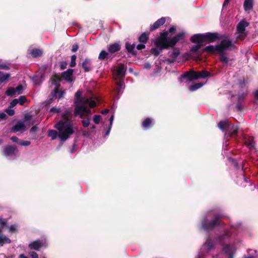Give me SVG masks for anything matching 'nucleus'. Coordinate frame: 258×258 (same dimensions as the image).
Wrapping results in <instances>:
<instances>
[{
  "mask_svg": "<svg viewBox=\"0 0 258 258\" xmlns=\"http://www.w3.org/2000/svg\"><path fill=\"white\" fill-rule=\"evenodd\" d=\"M185 36L184 32L178 33L171 39H165L161 37L157 38L155 41V45L161 51L168 49L169 47H174L176 44L180 40L183 39Z\"/></svg>",
  "mask_w": 258,
  "mask_h": 258,
  "instance_id": "3",
  "label": "nucleus"
},
{
  "mask_svg": "<svg viewBox=\"0 0 258 258\" xmlns=\"http://www.w3.org/2000/svg\"><path fill=\"white\" fill-rule=\"evenodd\" d=\"M125 70L124 66L122 64L118 66L116 70L113 72L114 79L117 81V85L121 88L123 85V79L125 76Z\"/></svg>",
  "mask_w": 258,
  "mask_h": 258,
  "instance_id": "7",
  "label": "nucleus"
},
{
  "mask_svg": "<svg viewBox=\"0 0 258 258\" xmlns=\"http://www.w3.org/2000/svg\"><path fill=\"white\" fill-rule=\"evenodd\" d=\"M135 47V45L134 44H130V53H134V49Z\"/></svg>",
  "mask_w": 258,
  "mask_h": 258,
  "instance_id": "64",
  "label": "nucleus"
},
{
  "mask_svg": "<svg viewBox=\"0 0 258 258\" xmlns=\"http://www.w3.org/2000/svg\"><path fill=\"white\" fill-rule=\"evenodd\" d=\"M168 54L171 59H168V61L170 63H173L180 54V50L178 48L174 47L172 52H169Z\"/></svg>",
  "mask_w": 258,
  "mask_h": 258,
  "instance_id": "15",
  "label": "nucleus"
},
{
  "mask_svg": "<svg viewBox=\"0 0 258 258\" xmlns=\"http://www.w3.org/2000/svg\"><path fill=\"white\" fill-rule=\"evenodd\" d=\"M238 130L239 127L237 125L230 123L225 135L229 137H235L237 135Z\"/></svg>",
  "mask_w": 258,
  "mask_h": 258,
  "instance_id": "11",
  "label": "nucleus"
},
{
  "mask_svg": "<svg viewBox=\"0 0 258 258\" xmlns=\"http://www.w3.org/2000/svg\"><path fill=\"white\" fill-rule=\"evenodd\" d=\"M223 37L217 32H208L205 34H196L190 38V41L195 43H209L220 40Z\"/></svg>",
  "mask_w": 258,
  "mask_h": 258,
  "instance_id": "4",
  "label": "nucleus"
},
{
  "mask_svg": "<svg viewBox=\"0 0 258 258\" xmlns=\"http://www.w3.org/2000/svg\"><path fill=\"white\" fill-rule=\"evenodd\" d=\"M31 144L30 142L29 141H23L22 140H20L19 142V144L21 146H28L30 145Z\"/></svg>",
  "mask_w": 258,
  "mask_h": 258,
  "instance_id": "48",
  "label": "nucleus"
},
{
  "mask_svg": "<svg viewBox=\"0 0 258 258\" xmlns=\"http://www.w3.org/2000/svg\"><path fill=\"white\" fill-rule=\"evenodd\" d=\"M18 99H14L13 100L9 105V108H12L15 107L18 103Z\"/></svg>",
  "mask_w": 258,
  "mask_h": 258,
  "instance_id": "49",
  "label": "nucleus"
},
{
  "mask_svg": "<svg viewBox=\"0 0 258 258\" xmlns=\"http://www.w3.org/2000/svg\"><path fill=\"white\" fill-rule=\"evenodd\" d=\"M101 116L100 115H95L93 117V121L96 124H98L100 121Z\"/></svg>",
  "mask_w": 258,
  "mask_h": 258,
  "instance_id": "50",
  "label": "nucleus"
},
{
  "mask_svg": "<svg viewBox=\"0 0 258 258\" xmlns=\"http://www.w3.org/2000/svg\"><path fill=\"white\" fill-rule=\"evenodd\" d=\"M247 95V90L243 92L242 93H239L238 94L237 103L236 106V108L237 111H241L243 110V102L246 97Z\"/></svg>",
  "mask_w": 258,
  "mask_h": 258,
  "instance_id": "8",
  "label": "nucleus"
},
{
  "mask_svg": "<svg viewBox=\"0 0 258 258\" xmlns=\"http://www.w3.org/2000/svg\"><path fill=\"white\" fill-rule=\"evenodd\" d=\"M108 54L106 51L105 50H102L99 55L98 59L100 60H103L107 57Z\"/></svg>",
  "mask_w": 258,
  "mask_h": 258,
  "instance_id": "42",
  "label": "nucleus"
},
{
  "mask_svg": "<svg viewBox=\"0 0 258 258\" xmlns=\"http://www.w3.org/2000/svg\"><path fill=\"white\" fill-rule=\"evenodd\" d=\"M85 101H81L79 104L75 108V116L80 115L81 118H83L84 114L87 115H90L92 114L91 111L87 109V106L89 105L90 108H94L96 106V102L92 99L89 100V103H85Z\"/></svg>",
  "mask_w": 258,
  "mask_h": 258,
  "instance_id": "5",
  "label": "nucleus"
},
{
  "mask_svg": "<svg viewBox=\"0 0 258 258\" xmlns=\"http://www.w3.org/2000/svg\"><path fill=\"white\" fill-rule=\"evenodd\" d=\"M196 71L190 70L189 71L185 72L181 75V77L183 79H186L188 81H191L195 79Z\"/></svg>",
  "mask_w": 258,
  "mask_h": 258,
  "instance_id": "18",
  "label": "nucleus"
},
{
  "mask_svg": "<svg viewBox=\"0 0 258 258\" xmlns=\"http://www.w3.org/2000/svg\"><path fill=\"white\" fill-rule=\"evenodd\" d=\"M29 255L31 258H38V254L35 251H31L29 253Z\"/></svg>",
  "mask_w": 258,
  "mask_h": 258,
  "instance_id": "54",
  "label": "nucleus"
},
{
  "mask_svg": "<svg viewBox=\"0 0 258 258\" xmlns=\"http://www.w3.org/2000/svg\"><path fill=\"white\" fill-rule=\"evenodd\" d=\"M24 127V124L23 123L18 122L13 126L12 130L14 133H16L23 130Z\"/></svg>",
  "mask_w": 258,
  "mask_h": 258,
  "instance_id": "28",
  "label": "nucleus"
},
{
  "mask_svg": "<svg viewBox=\"0 0 258 258\" xmlns=\"http://www.w3.org/2000/svg\"><path fill=\"white\" fill-rule=\"evenodd\" d=\"M16 93L18 94H21L22 93L23 87L22 85H19L17 87L15 88Z\"/></svg>",
  "mask_w": 258,
  "mask_h": 258,
  "instance_id": "45",
  "label": "nucleus"
},
{
  "mask_svg": "<svg viewBox=\"0 0 258 258\" xmlns=\"http://www.w3.org/2000/svg\"><path fill=\"white\" fill-rule=\"evenodd\" d=\"M203 86V83H196V84H194L190 86V87H189V90L190 91L193 92V91H195L196 90L200 88Z\"/></svg>",
  "mask_w": 258,
  "mask_h": 258,
  "instance_id": "35",
  "label": "nucleus"
},
{
  "mask_svg": "<svg viewBox=\"0 0 258 258\" xmlns=\"http://www.w3.org/2000/svg\"><path fill=\"white\" fill-rule=\"evenodd\" d=\"M50 112H53V113H59L60 112V109L57 108L55 107H53L50 109Z\"/></svg>",
  "mask_w": 258,
  "mask_h": 258,
  "instance_id": "55",
  "label": "nucleus"
},
{
  "mask_svg": "<svg viewBox=\"0 0 258 258\" xmlns=\"http://www.w3.org/2000/svg\"><path fill=\"white\" fill-rule=\"evenodd\" d=\"M71 115L70 111L66 109L62 114V119L59 120L54 126L55 128L58 130V137L62 142L66 141L74 133L72 120L70 118Z\"/></svg>",
  "mask_w": 258,
  "mask_h": 258,
  "instance_id": "1",
  "label": "nucleus"
},
{
  "mask_svg": "<svg viewBox=\"0 0 258 258\" xmlns=\"http://www.w3.org/2000/svg\"><path fill=\"white\" fill-rule=\"evenodd\" d=\"M17 151L16 145L6 146L3 150V155L5 156L12 157L15 155V152Z\"/></svg>",
  "mask_w": 258,
  "mask_h": 258,
  "instance_id": "9",
  "label": "nucleus"
},
{
  "mask_svg": "<svg viewBox=\"0 0 258 258\" xmlns=\"http://www.w3.org/2000/svg\"><path fill=\"white\" fill-rule=\"evenodd\" d=\"M121 46L118 43H114L109 45L108 50L110 53H113L120 50Z\"/></svg>",
  "mask_w": 258,
  "mask_h": 258,
  "instance_id": "23",
  "label": "nucleus"
},
{
  "mask_svg": "<svg viewBox=\"0 0 258 258\" xmlns=\"http://www.w3.org/2000/svg\"><path fill=\"white\" fill-rule=\"evenodd\" d=\"M27 101V99L26 98L25 96H20V97L19 98V99H18V101H19V103L21 105H23L24 104V103Z\"/></svg>",
  "mask_w": 258,
  "mask_h": 258,
  "instance_id": "47",
  "label": "nucleus"
},
{
  "mask_svg": "<svg viewBox=\"0 0 258 258\" xmlns=\"http://www.w3.org/2000/svg\"><path fill=\"white\" fill-rule=\"evenodd\" d=\"M151 53L154 55L155 56H158L160 53L162 51H161L159 48H152L151 49Z\"/></svg>",
  "mask_w": 258,
  "mask_h": 258,
  "instance_id": "40",
  "label": "nucleus"
},
{
  "mask_svg": "<svg viewBox=\"0 0 258 258\" xmlns=\"http://www.w3.org/2000/svg\"><path fill=\"white\" fill-rule=\"evenodd\" d=\"M10 74L0 71V84L4 83L10 77Z\"/></svg>",
  "mask_w": 258,
  "mask_h": 258,
  "instance_id": "29",
  "label": "nucleus"
},
{
  "mask_svg": "<svg viewBox=\"0 0 258 258\" xmlns=\"http://www.w3.org/2000/svg\"><path fill=\"white\" fill-rule=\"evenodd\" d=\"M148 39L149 34L146 33H143L139 38V41L143 43H145Z\"/></svg>",
  "mask_w": 258,
  "mask_h": 258,
  "instance_id": "34",
  "label": "nucleus"
},
{
  "mask_svg": "<svg viewBox=\"0 0 258 258\" xmlns=\"http://www.w3.org/2000/svg\"><path fill=\"white\" fill-rule=\"evenodd\" d=\"M244 144L250 150L255 149V141L253 136L245 135L244 136Z\"/></svg>",
  "mask_w": 258,
  "mask_h": 258,
  "instance_id": "10",
  "label": "nucleus"
},
{
  "mask_svg": "<svg viewBox=\"0 0 258 258\" xmlns=\"http://www.w3.org/2000/svg\"><path fill=\"white\" fill-rule=\"evenodd\" d=\"M59 133L54 130H49L48 132V136L51 137L52 140H55L57 136H58Z\"/></svg>",
  "mask_w": 258,
  "mask_h": 258,
  "instance_id": "33",
  "label": "nucleus"
},
{
  "mask_svg": "<svg viewBox=\"0 0 258 258\" xmlns=\"http://www.w3.org/2000/svg\"><path fill=\"white\" fill-rule=\"evenodd\" d=\"M6 112L7 113L8 115L10 116H12L15 114V111L14 109H12L10 108H9L6 110Z\"/></svg>",
  "mask_w": 258,
  "mask_h": 258,
  "instance_id": "53",
  "label": "nucleus"
},
{
  "mask_svg": "<svg viewBox=\"0 0 258 258\" xmlns=\"http://www.w3.org/2000/svg\"><path fill=\"white\" fill-rule=\"evenodd\" d=\"M152 119L150 118H146L142 122V126L146 129L150 128L152 124Z\"/></svg>",
  "mask_w": 258,
  "mask_h": 258,
  "instance_id": "30",
  "label": "nucleus"
},
{
  "mask_svg": "<svg viewBox=\"0 0 258 258\" xmlns=\"http://www.w3.org/2000/svg\"><path fill=\"white\" fill-rule=\"evenodd\" d=\"M168 31H164L160 34V36L159 37L163 38L165 39H171V38L168 37Z\"/></svg>",
  "mask_w": 258,
  "mask_h": 258,
  "instance_id": "46",
  "label": "nucleus"
},
{
  "mask_svg": "<svg viewBox=\"0 0 258 258\" xmlns=\"http://www.w3.org/2000/svg\"><path fill=\"white\" fill-rule=\"evenodd\" d=\"M197 44L196 45H194L190 49V51L191 52L196 53L198 52L199 49L204 45L203 43H197Z\"/></svg>",
  "mask_w": 258,
  "mask_h": 258,
  "instance_id": "37",
  "label": "nucleus"
},
{
  "mask_svg": "<svg viewBox=\"0 0 258 258\" xmlns=\"http://www.w3.org/2000/svg\"><path fill=\"white\" fill-rule=\"evenodd\" d=\"M24 119L26 121H30L32 119V116L29 114H25Z\"/></svg>",
  "mask_w": 258,
  "mask_h": 258,
  "instance_id": "61",
  "label": "nucleus"
},
{
  "mask_svg": "<svg viewBox=\"0 0 258 258\" xmlns=\"http://www.w3.org/2000/svg\"><path fill=\"white\" fill-rule=\"evenodd\" d=\"M230 123L228 120H222L218 123V126L225 134L226 131L228 129Z\"/></svg>",
  "mask_w": 258,
  "mask_h": 258,
  "instance_id": "19",
  "label": "nucleus"
},
{
  "mask_svg": "<svg viewBox=\"0 0 258 258\" xmlns=\"http://www.w3.org/2000/svg\"><path fill=\"white\" fill-rule=\"evenodd\" d=\"M229 234L227 232H226L224 234L219 235L218 237V240L220 243H222L224 239L226 238H229Z\"/></svg>",
  "mask_w": 258,
  "mask_h": 258,
  "instance_id": "38",
  "label": "nucleus"
},
{
  "mask_svg": "<svg viewBox=\"0 0 258 258\" xmlns=\"http://www.w3.org/2000/svg\"><path fill=\"white\" fill-rule=\"evenodd\" d=\"M44 242L42 240H37L34 241L29 244V247L31 249L39 250L43 246Z\"/></svg>",
  "mask_w": 258,
  "mask_h": 258,
  "instance_id": "13",
  "label": "nucleus"
},
{
  "mask_svg": "<svg viewBox=\"0 0 258 258\" xmlns=\"http://www.w3.org/2000/svg\"><path fill=\"white\" fill-rule=\"evenodd\" d=\"M91 61L90 58H86L83 61L82 67L85 72H88L91 70Z\"/></svg>",
  "mask_w": 258,
  "mask_h": 258,
  "instance_id": "21",
  "label": "nucleus"
},
{
  "mask_svg": "<svg viewBox=\"0 0 258 258\" xmlns=\"http://www.w3.org/2000/svg\"><path fill=\"white\" fill-rule=\"evenodd\" d=\"M145 48V45L144 44H139L137 46V48L138 50H142Z\"/></svg>",
  "mask_w": 258,
  "mask_h": 258,
  "instance_id": "62",
  "label": "nucleus"
},
{
  "mask_svg": "<svg viewBox=\"0 0 258 258\" xmlns=\"http://www.w3.org/2000/svg\"><path fill=\"white\" fill-rule=\"evenodd\" d=\"M166 18L165 17H162L157 20L155 22L153 23V25H151L150 28V31H153L159 28L160 26L163 25L166 22Z\"/></svg>",
  "mask_w": 258,
  "mask_h": 258,
  "instance_id": "12",
  "label": "nucleus"
},
{
  "mask_svg": "<svg viewBox=\"0 0 258 258\" xmlns=\"http://www.w3.org/2000/svg\"><path fill=\"white\" fill-rule=\"evenodd\" d=\"M76 55H73L71 56V61L70 64V66L71 67H74L76 66Z\"/></svg>",
  "mask_w": 258,
  "mask_h": 258,
  "instance_id": "44",
  "label": "nucleus"
},
{
  "mask_svg": "<svg viewBox=\"0 0 258 258\" xmlns=\"http://www.w3.org/2000/svg\"><path fill=\"white\" fill-rule=\"evenodd\" d=\"M253 7V0H245L243 8L245 11L252 10Z\"/></svg>",
  "mask_w": 258,
  "mask_h": 258,
  "instance_id": "26",
  "label": "nucleus"
},
{
  "mask_svg": "<svg viewBox=\"0 0 258 258\" xmlns=\"http://www.w3.org/2000/svg\"><path fill=\"white\" fill-rule=\"evenodd\" d=\"M195 79H204L211 75V73L205 70L196 72Z\"/></svg>",
  "mask_w": 258,
  "mask_h": 258,
  "instance_id": "20",
  "label": "nucleus"
},
{
  "mask_svg": "<svg viewBox=\"0 0 258 258\" xmlns=\"http://www.w3.org/2000/svg\"><path fill=\"white\" fill-rule=\"evenodd\" d=\"M221 218V216L219 214L214 215V218L210 221L204 218L201 223L202 228L205 231L214 230L217 226H220L222 224Z\"/></svg>",
  "mask_w": 258,
  "mask_h": 258,
  "instance_id": "6",
  "label": "nucleus"
},
{
  "mask_svg": "<svg viewBox=\"0 0 258 258\" xmlns=\"http://www.w3.org/2000/svg\"><path fill=\"white\" fill-rule=\"evenodd\" d=\"M67 62L66 61H62L60 63V69L64 70L67 68Z\"/></svg>",
  "mask_w": 258,
  "mask_h": 258,
  "instance_id": "57",
  "label": "nucleus"
},
{
  "mask_svg": "<svg viewBox=\"0 0 258 258\" xmlns=\"http://www.w3.org/2000/svg\"><path fill=\"white\" fill-rule=\"evenodd\" d=\"M51 80L53 85H57L61 81V79L58 75L55 74L51 77Z\"/></svg>",
  "mask_w": 258,
  "mask_h": 258,
  "instance_id": "36",
  "label": "nucleus"
},
{
  "mask_svg": "<svg viewBox=\"0 0 258 258\" xmlns=\"http://www.w3.org/2000/svg\"><path fill=\"white\" fill-rule=\"evenodd\" d=\"M16 91L14 88H9L5 92V94L9 96H13L16 94Z\"/></svg>",
  "mask_w": 258,
  "mask_h": 258,
  "instance_id": "39",
  "label": "nucleus"
},
{
  "mask_svg": "<svg viewBox=\"0 0 258 258\" xmlns=\"http://www.w3.org/2000/svg\"><path fill=\"white\" fill-rule=\"evenodd\" d=\"M0 69H4L6 70H9L10 69L9 67L6 64H1L0 65Z\"/></svg>",
  "mask_w": 258,
  "mask_h": 258,
  "instance_id": "63",
  "label": "nucleus"
},
{
  "mask_svg": "<svg viewBox=\"0 0 258 258\" xmlns=\"http://www.w3.org/2000/svg\"><path fill=\"white\" fill-rule=\"evenodd\" d=\"M7 227L9 229V232L11 233H15L17 231V226L15 224L12 225L10 226H8Z\"/></svg>",
  "mask_w": 258,
  "mask_h": 258,
  "instance_id": "43",
  "label": "nucleus"
},
{
  "mask_svg": "<svg viewBox=\"0 0 258 258\" xmlns=\"http://www.w3.org/2000/svg\"><path fill=\"white\" fill-rule=\"evenodd\" d=\"M54 92L56 94V97L58 99L63 98L65 91L64 90H58V87H56L54 89Z\"/></svg>",
  "mask_w": 258,
  "mask_h": 258,
  "instance_id": "31",
  "label": "nucleus"
},
{
  "mask_svg": "<svg viewBox=\"0 0 258 258\" xmlns=\"http://www.w3.org/2000/svg\"><path fill=\"white\" fill-rule=\"evenodd\" d=\"M220 36L223 37L221 39V41L220 44L216 45V48L220 61L224 63L225 66L232 60L227 56L225 51L235 49L236 47L227 35H220Z\"/></svg>",
  "mask_w": 258,
  "mask_h": 258,
  "instance_id": "2",
  "label": "nucleus"
},
{
  "mask_svg": "<svg viewBox=\"0 0 258 258\" xmlns=\"http://www.w3.org/2000/svg\"><path fill=\"white\" fill-rule=\"evenodd\" d=\"M238 35L236 36V39L243 40L246 36L245 32L242 33H237Z\"/></svg>",
  "mask_w": 258,
  "mask_h": 258,
  "instance_id": "51",
  "label": "nucleus"
},
{
  "mask_svg": "<svg viewBox=\"0 0 258 258\" xmlns=\"http://www.w3.org/2000/svg\"><path fill=\"white\" fill-rule=\"evenodd\" d=\"M82 123L84 127H87L90 124V120L89 118L83 119L82 120Z\"/></svg>",
  "mask_w": 258,
  "mask_h": 258,
  "instance_id": "52",
  "label": "nucleus"
},
{
  "mask_svg": "<svg viewBox=\"0 0 258 258\" xmlns=\"http://www.w3.org/2000/svg\"><path fill=\"white\" fill-rule=\"evenodd\" d=\"M11 140L15 143H17L19 144V142L20 141L16 136H12L11 138Z\"/></svg>",
  "mask_w": 258,
  "mask_h": 258,
  "instance_id": "58",
  "label": "nucleus"
},
{
  "mask_svg": "<svg viewBox=\"0 0 258 258\" xmlns=\"http://www.w3.org/2000/svg\"><path fill=\"white\" fill-rule=\"evenodd\" d=\"M38 130V127L37 126V125H34L33 126L30 130V132L31 133H35Z\"/></svg>",
  "mask_w": 258,
  "mask_h": 258,
  "instance_id": "59",
  "label": "nucleus"
},
{
  "mask_svg": "<svg viewBox=\"0 0 258 258\" xmlns=\"http://www.w3.org/2000/svg\"><path fill=\"white\" fill-rule=\"evenodd\" d=\"M81 94L82 92L80 90H78L75 94V96L76 97V99L75 101V107L77 106L80 101H85V103H89V100L91 99V98H89L87 97H81Z\"/></svg>",
  "mask_w": 258,
  "mask_h": 258,
  "instance_id": "16",
  "label": "nucleus"
},
{
  "mask_svg": "<svg viewBox=\"0 0 258 258\" xmlns=\"http://www.w3.org/2000/svg\"><path fill=\"white\" fill-rule=\"evenodd\" d=\"M7 219H3V218H0V225L1 226V227H0V233L2 232L3 227L4 226H6L7 227L8 226L7 225Z\"/></svg>",
  "mask_w": 258,
  "mask_h": 258,
  "instance_id": "41",
  "label": "nucleus"
},
{
  "mask_svg": "<svg viewBox=\"0 0 258 258\" xmlns=\"http://www.w3.org/2000/svg\"><path fill=\"white\" fill-rule=\"evenodd\" d=\"M204 246L208 251L213 249L214 247V243L210 239L207 240V241L204 243Z\"/></svg>",
  "mask_w": 258,
  "mask_h": 258,
  "instance_id": "32",
  "label": "nucleus"
},
{
  "mask_svg": "<svg viewBox=\"0 0 258 258\" xmlns=\"http://www.w3.org/2000/svg\"><path fill=\"white\" fill-rule=\"evenodd\" d=\"M11 243V240L5 235L0 233V247L3 246L5 244Z\"/></svg>",
  "mask_w": 258,
  "mask_h": 258,
  "instance_id": "25",
  "label": "nucleus"
},
{
  "mask_svg": "<svg viewBox=\"0 0 258 258\" xmlns=\"http://www.w3.org/2000/svg\"><path fill=\"white\" fill-rule=\"evenodd\" d=\"M78 48H79V46H78V44H74L72 46L71 51L73 52H75L78 50Z\"/></svg>",
  "mask_w": 258,
  "mask_h": 258,
  "instance_id": "56",
  "label": "nucleus"
},
{
  "mask_svg": "<svg viewBox=\"0 0 258 258\" xmlns=\"http://www.w3.org/2000/svg\"><path fill=\"white\" fill-rule=\"evenodd\" d=\"M168 33H171L172 34L174 33L176 31V27L174 26L171 27L168 30Z\"/></svg>",
  "mask_w": 258,
  "mask_h": 258,
  "instance_id": "60",
  "label": "nucleus"
},
{
  "mask_svg": "<svg viewBox=\"0 0 258 258\" xmlns=\"http://www.w3.org/2000/svg\"><path fill=\"white\" fill-rule=\"evenodd\" d=\"M223 251L226 254L228 255V258H233L234 252L233 250V247L230 245H225L223 248Z\"/></svg>",
  "mask_w": 258,
  "mask_h": 258,
  "instance_id": "22",
  "label": "nucleus"
},
{
  "mask_svg": "<svg viewBox=\"0 0 258 258\" xmlns=\"http://www.w3.org/2000/svg\"><path fill=\"white\" fill-rule=\"evenodd\" d=\"M203 51L212 54L217 53L216 45L215 46L212 45L207 46L203 49Z\"/></svg>",
  "mask_w": 258,
  "mask_h": 258,
  "instance_id": "27",
  "label": "nucleus"
},
{
  "mask_svg": "<svg viewBox=\"0 0 258 258\" xmlns=\"http://www.w3.org/2000/svg\"><path fill=\"white\" fill-rule=\"evenodd\" d=\"M30 54L33 57H40L43 54V51L42 49L39 48H33L30 50Z\"/></svg>",
  "mask_w": 258,
  "mask_h": 258,
  "instance_id": "24",
  "label": "nucleus"
},
{
  "mask_svg": "<svg viewBox=\"0 0 258 258\" xmlns=\"http://www.w3.org/2000/svg\"><path fill=\"white\" fill-rule=\"evenodd\" d=\"M74 70L69 69L66 71L62 72L61 74V77L62 79L71 82L72 81L73 74Z\"/></svg>",
  "mask_w": 258,
  "mask_h": 258,
  "instance_id": "14",
  "label": "nucleus"
},
{
  "mask_svg": "<svg viewBox=\"0 0 258 258\" xmlns=\"http://www.w3.org/2000/svg\"><path fill=\"white\" fill-rule=\"evenodd\" d=\"M248 25L249 23L244 20L240 21L236 27L237 33H242L245 32V28Z\"/></svg>",
  "mask_w": 258,
  "mask_h": 258,
  "instance_id": "17",
  "label": "nucleus"
}]
</instances>
